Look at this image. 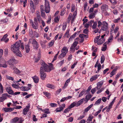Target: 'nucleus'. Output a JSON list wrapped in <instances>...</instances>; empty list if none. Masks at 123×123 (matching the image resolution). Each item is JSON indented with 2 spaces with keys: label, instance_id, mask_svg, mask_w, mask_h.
Wrapping results in <instances>:
<instances>
[{
  "label": "nucleus",
  "instance_id": "1",
  "mask_svg": "<svg viewBox=\"0 0 123 123\" xmlns=\"http://www.w3.org/2000/svg\"><path fill=\"white\" fill-rule=\"evenodd\" d=\"M20 47L22 49H24V44L23 43H21V41L20 40L16 42L13 45V46L11 47V49L17 55L21 57L22 55L19 51Z\"/></svg>",
  "mask_w": 123,
  "mask_h": 123
},
{
  "label": "nucleus",
  "instance_id": "2",
  "mask_svg": "<svg viewBox=\"0 0 123 123\" xmlns=\"http://www.w3.org/2000/svg\"><path fill=\"white\" fill-rule=\"evenodd\" d=\"M41 65L40 70L47 72H50L51 70V66L50 67L44 62Z\"/></svg>",
  "mask_w": 123,
  "mask_h": 123
},
{
  "label": "nucleus",
  "instance_id": "3",
  "mask_svg": "<svg viewBox=\"0 0 123 123\" xmlns=\"http://www.w3.org/2000/svg\"><path fill=\"white\" fill-rule=\"evenodd\" d=\"M61 51L62 53L59 56L58 58L59 59L64 57L68 52V50L66 47L64 46L63 47Z\"/></svg>",
  "mask_w": 123,
  "mask_h": 123
},
{
  "label": "nucleus",
  "instance_id": "4",
  "mask_svg": "<svg viewBox=\"0 0 123 123\" xmlns=\"http://www.w3.org/2000/svg\"><path fill=\"white\" fill-rule=\"evenodd\" d=\"M45 10L47 13H49L50 10L49 3L48 1L46 0H45Z\"/></svg>",
  "mask_w": 123,
  "mask_h": 123
},
{
  "label": "nucleus",
  "instance_id": "5",
  "mask_svg": "<svg viewBox=\"0 0 123 123\" xmlns=\"http://www.w3.org/2000/svg\"><path fill=\"white\" fill-rule=\"evenodd\" d=\"M108 23L106 21H103L102 26L101 27V29L103 31H107L108 28Z\"/></svg>",
  "mask_w": 123,
  "mask_h": 123
},
{
  "label": "nucleus",
  "instance_id": "6",
  "mask_svg": "<svg viewBox=\"0 0 123 123\" xmlns=\"http://www.w3.org/2000/svg\"><path fill=\"white\" fill-rule=\"evenodd\" d=\"M78 43V41H75L73 43L70 48V50L71 51H72L73 52L75 51V48L77 46Z\"/></svg>",
  "mask_w": 123,
  "mask_h": 123
},
{
  "label": "nucleus",
  "instance_id": "7",
  "mask_svg": "<svg viewBox=\"0 0 123 123\" xmlns=\"http://www.w3.org/2000/svg\"><path fill=\"white\" fill-rule=\"evenodd\" d=\"M7 67V65L6 64V61L4 60L0 59V68L2 67L6 68Z\"/></svg>",
  "mask_w": 123,
  "mask_h": 123
},
{
  "label": "nucleus",
  "instance_id": "8",
  "mask_svg": "<svg viewBox=\"0 0 123 123\" xmlns=\"http://www.w3.org/2000/svg\"><path fill=\"white\" fill-rule=\"evenodd\" d=\"M34 49H37L39 47L38 44L36 40L34 39L32 43Z\"/></svg>",
  "mask_w": 123,
  "mask_h": 123
},
{
  "label": "nucleus",
  "instance_id": "9",
  "mask_svg": "<svg viewBox=\"0 0 123 123\" xmlns=\"http://www.w3.org/2000/svg\"><path fill=\"white\" fill-rule=\"evenodd\" d=\"M44 71L40 70V73L41 79L43 80H44L46 77V74L44 73Z\"/></svg>",
  "mask_w": 123,
  "mask_h": 123
},
{
  "label": "nucleus",
  "instance_id": "10",
  "mask_svg": "<svg viewBox=\"0 0 123 123\" xmlns=\"http://www.w3.org/2000/svg\"><path fill=\"white\" fill-rule=\"evenodd\" d=\"M8 62L10 65H12L17 63V61L14 58H12L8 61Z\"/></svg>",
  "mask_w": 123,
  "mask_h": 123
},
{
  "label": "nucleus",
  "instance_id": "11",
  "mask_svg": "<svg viewBox=\"0 0 123 123\" xmlns=\"http://www.w3.org/2000/svg\"><path fill=\"white\" fill-rule=\"evenodd\" d=\"M103 81L101 80L97 83V86L96 87L97 88V90H99L100 88L103 85Z\"/></svg>",
  "mask_w": 123,
  "mask_h": 123
},
{
  "label": "nucleus",
  "instance_id": "12",
  "mask_svg": "<svg viewBox=\"0 0 123 123\" xmlns=\"http://www.w3.org/2000/svg\"><path fill=\"white\" fill-rule=\"evenodd\" d=\"M65 107V104H63L62 105V106L60 107L57 108L55 110V111L56 112H60Z\"/></svg>",
  "mask_w": 123,
  "mask_h": 123
},
{
  "label": "nucleus",
  "instance_id": "13",
  "mask_svg": "<svg viewBox=\"0 0 123 123\" xmlns=\"http://www.w3.org/2000/svg\"><path fill=\"white\" fill-rule=\"evenodd\" d=\"M6 90L9 94L12 95L13 93V91L12 90L11 87H7Z\"/></svg>",
  "mask_w": 123,
  "mask_h": 123
},
{
  "label": "nucleus",
  "instance_id": "14",
  "mask_svg": "<svg viewBox=\"0 0 123 123\" xmlns=\"http://www.w3.org/2000/svg\"><path fill=\"white\" fill-rule=\"evenodd\" d=\"M6 112H11L13 110L14 108H5L3 109Z\"/></svg>",
  "mask_w": 123,
  "mask_h": 123
},
{
  "label": "nucleus",
  "instance_id": "15",
  "mask_svg": "<svg viewBox=\"0 0 123 123\" xmlns=\"http://www.w3.org/2000/svg\"><path fill=\"white\" fill-rule=\"evenodd\" d=\"M32 78L35 83H37L38 82L39 79L37 76L35 75L33 77H32Z\"/></svg>",
  "mask_w": 123,
  "mask_h": 123
},
{
  "label": "nucleus",
  "instance_id": "16",
  "mask_svg": "<svg viewBox=\"0 0 123 123\" xmlns=\"http://www.w3.org/2000/svg\"><path fill=\"white\" fill-rule=\"evenodd\" d=\"M99 76V75H96L94 76H92L90 79V80L91 81H92L94 80H96L98 77Z\"/></svg>",
  "mask_w": 123,
  "mask_h": 123
},
{
  "label": "nucleus",
  "instance_id": "17",
  "mask_svg": "<svg viewBox=\"0 0 123 123\" xmlns=\"http://www.w3.org/2000/svg\"><path fill=\"white\" fill-rule=\"evenodd\" d=\"M105 42V39L104 38H100L98 41L97 44L98 45H101Z\"/></svg>",
  "mask_w": 123,
  "mask_h": 123
},
{
  "label": "nucleus",
  "instance_id": "18",
  "mask_svg": "<svg viewBox=\"0 0 123 123\" xmlns=\"http://www.w3.org/2000/svg\"><path fill=\"white\" fill-rule=\"evenodd\" d=\"M14 72L16 74H19L20 73V71L15 67H13V68Z\"/></svg>",
  "mask_w": 123,
  "mask_h": 123
},
{
  "label": "nucleus",
  "instance_id": "19",
  "mask_svg": "<svg viewBox=\"0 0 123 123\" xmlns=\"http://www.w3.org/2000/svg\"><path fill=\"white\" fill-rule=\"evenodd\" d=\"M77 33L76 32H75L73 35H72L69 38L68 41V42H70L74 39L76 36V35Z\"/></svg>",
  "mask_w": 123,
  "mask_h": 123
},
{
  "label": "nucleus",
  "instance_id": "20",
  "mask_svg": "<svg viewBox=\"0 0 123 123\" xmlns=\"http://www.w3.org/2000/svg\"><path fill=\"white\" fill-rule=\"evenodd\" d=\"M19 118L17 117L12 119L11 121V123H16L18 121Z\"/></svg>",
  "mask_w": 123,
  "mask_h": 123
},
{
  "label": "nucleus",
  "instance_id": "21",
  "mask_svg": "<svg viewBox=\"0 0 123 123\" xmlns=\"http://www.w3.org/2000/svg\"><path fill=\"white\" fill-rule=\"evenodd\" d=\"M46 86L48 88L54 89L55 88V86L54 85L51 84H47L46 85Z\"/></svg>",
  "mask_w": 123,
  "mask_h": 123
},
{
  "label": "nucleus",
  "instance_id": "22",
  "mask_svg": "<svg viewBox=\"0 0 123 123\" xmlns=\"http://www.w3.org/2000/svg\"><path fill=\"white\" fill-rule=\"evenodd\" d=\"M26 87H21V89L23 91H27L31 89V88L29 87H27V88H25Z\"/></svg>",
  "mask_w": 123,
  "mask_h": 123
},
{
  "label": "nucleus",
  "instance_id": "23",
  "mask_svg": "<svg viewBox=\"0 0 123 123\" xmlns=\"http://www.w3.org/2000/svg\"><path fill=\"white\" fill-rule=\"evenodd\" d=\"M84 99L83 98L79 101L77 103V106H78L82 104L84 102Z\"/></svg>",
  "mask_w": 123,
  "mask_h": 123
},
{
  "label": "nucleus",
  "instance_id": "24",
  "mask_svg": "<svg viewBox=\"0 0 123 123\" xmlns=\"http://www.w3.org/2000/svg\"><path fill=\"white\" fill-rule=\"evenodd\" d=\"M92 96L90 94H88L86 96L85 98L87 100L86 102H87L90 99Z\"/></svg>",
  "mask_w": 123,
  "mask_h": 123
},
{
  "label": "nucleus",
  "instance_id": "25",
  "mask_svg": "<svg viewBox=\"0 0 123 123\" xmlns=\"http://www.w3.org/2000/svg\"><path fill=\"white\" fill-rule=\"evenodd\" d=\"M93 105V104H92L88 106L86 108L85 110V112H87L90 109L92 108Z\"/></svg>",
  "mask_w": 123,
  "mask_h": 123
},
{
  "label": "nucleus",
  "instance_id": "26",
  "mask_svg": "<svg viewBox=\"0 0 123 123\" xmlns=\"http://www.w3.org/2000/svg\"><path fill=\"white\" fill-rule=\"evenodd\" d=\"M25 49H26V51L27 53H28L30 50L29 46V44H28L25 46Z\"/></svg>",
  "mask_w": 123,
  "mask_h": 123
},
{
  "label": "nucleus",
  "instance_id": "27",
  "mask_svg": "<svg viewBox=\"0 0 123 123\" xmlns=\"http://www.w3.org/2000/svg\"><path fill=\"white\" fill-rule=\"evenodd\" d=\"M116 71V69H114L111 72L110 76L111 77H112L113 75L115 74V73Z\"/></svg>",
  "mask_w": 123,
  "mask_h": 123
},
{
  "label": "nucleus",
  "instance_id": "28",
  "mask_svg": "<svg viewBox=\"0 0 123 123\" xmlns=\"http://www.w3.org/2000/svg\"><path fill=\"white\" fill-rule=\"evenodd\" d=\"M30 11L32 13H33L35 11L34 6H30Z\"/></svg>",
  "mask_w": 123,
  "mask_h": 123
},
{
  "label": "nucleus",
  "instance_id": "29",
  "mask_svg": "<svg viewBox=\"0 0 123 123\" xmlns=\"http://www.w3.org/2000/svg\"><path fill=\"white\" fill-rule=\"evenodd\" d=\"M97 22L95 21L93 23V25L92 26V27L93 29H95L97 26Z\"/></svg>",
  "mask_w": 123,
  "mask_h": 123
},
{
  "label": "nucleus",
  "instance_id": "30",
  "mask_svg": "<svg viewBox=\"0 0 123 123\" xmlns=\"http://www.w3.org/2000/svg\"><path fill=\"white\" fill-rule=\"evenodd\" d=\"M95 14L94 13H92L90 14L89 16L90 19L94 18L95 17Z\"/></svg>",
  "mask_w": 123,
  "mask_h": 123
},
{
  "label": "nucleus",
  "instance_id": "31",
  "mask_svg": "<svg viewBox=\"0 0 123 123\" xmlns=\"http://www.w3.org/2000/svg\"><path fill=\"white\" fill-rule=\"evenodd\" d=\"M43 94L47 98H49L50 94L47 92H43Z\"/></svg>",
  "mask_w": 123,
  "mask_h": 123
},
{
  "label": "nucleus",
  "instance_id": "32",
  "mask_svg": "<svg viewBox=\"0 0 123 123\" xmlns=\"http://www.w3.org/2000/svg\"><path fill=\"white\" fill-rule=\"evenodd\" d=\"M6 94V93L3 94L2 95V97H1L2 98V100H3V101L6 98L7 96Z\"/></svg>",
  "mask_w": 123,
  "mask_h": 123
},
{
  "label": "nucleus",
  "instance_id": "33",
  "mask_svg": "<svg viewBox=\"0 0 123 123\" xmlns=\"http://www.w3.org/2000/svg\"><path fill=\"white\" fill-rule=\"evenodd\" d=\"M105 57L104 55H102L101 56V63L102 64L103 63L105 60Z\"/></svg>",
  "mask_w": 123,
  "mask_h": 123
},
{
  "label": "nucleus",
  "instance_id": "34",
  "mask_svg": "<svg viewBox=\"0 0 123 123\" xmlns=\"http://www.w3.org/2000/svg\"><path fill=\"white\" fill-rule=\"evenodd\" d=\"M69 30H68L65 33V35H64V36H65V37H66L67 38H68L70 36V35H69Z\"/></svg>",
  "mask_w": 123,
  "mask_h": 123
},
{
  "label": "nucleus",
  "instance_id": "35",
  "mask_svg": "<svg viewBox=\"0 0 123 123\" xmlns=\"http://www.w3.org/2000/svg\"><path fill=\"white\" fill-rule=\"evenodd\" d=\"M31 24V25L32 27L34 29H36L37 28V26H36V25H35L33 23V22L31 21L30 22Z\"/></svg>",
  "mask_w": 123,
  "mask_h": 123
},
{
  "label": "nucleus",
  "instance_id": "36",
  "mask_svg": "<svg viewBox=\"0 0 123 123\" xmlns=\"http://www.w3.org/2000/svg\"><path fill=\"white\" fill-rule=\"evenodd\" d=\"M7 36V34H6L4 35L3 37L1 39V41H5Z\"/></svg>",
  "mask_w": 123,
  "mask_h": 123
},
{
  "label": "nucleus",
  "instance_id": "37",
  "mask_svg": "<svg viewBox=\"0 0 123 123\" xmlns=\"http://www.w3.org/2000/svg\"><path fill=\"white\" fill-rule=\"evenodd\" d=\"M97 90V88L95 87L92 89L91 91V92L93 94L96 92Z\"/></svg>",
  "mask_w": 123,
  "mask_h": 123
},
{
  "label": "nucleus",
  "instance_id": "38",
  "mask_svg": "<svg viewBox=\"0 0 123 123\" xmlns=\"http://www.w3.org/2000/svg\"><path fill=\"white\" fill-rule=\"evenodd\" d=\"M101 98H99L95 102V105H99L101 102Z\"/></svg>",
  "mask_w": 123,
  "mask_h": 123
},
{
  "label": "nucleus",
  "instance_id": "39",
  "mask_svg": "<svg viewBox=\"0 0 123 123\" xmlns=\"http://www.w3.org/2000/svg\"><path fill=\"white\" fill-rule=\"evenodd\" d=\"M0 92L1 93H2L3 92V88L2 85L0 83Z\"/></svg>",
  "mask_w": 123,
  "mask_h": 123
},
{
  "label": "nucleus",
  "instance_id": "40",
  "mask_svg": "<svg viewBox=\"0 0 123 123\" xmlns=\"http://www.w3.org/2000/svg\"><path fill=\"white\" fill-rule=\"evenodd\" d=\"M104 88L103 87H101V88L97 92V94H98L100 93L102 91L104 90Z\"/></svg>",
  "mask_w": 123,
  "mask_h": 123
},
{
  "label": "nucleus",
  "instance_id": "41",
  "mask_svg": "<svg viewBox=\"0 0 123 123\" xmlns=\"http://www.w3.org/2000/svg\"><path fill=\"white\" fill-rule=\"evenodd\" d=\"M8 21V19L7 18L5 19H1L0 20V22H3V23H7Z\"/></svg>",
  "mask_w": 123,
  "mask_h": 123
},
{
  "label": "nucleus",
  "instance_id": "42",
  "mask_svg": "<svg viewBox=\"0 0 123 123\" xmlns=\"http://www.w3.org/2000/svg\"><path fill=\"white\" fill-rule=\"evenodd\" d=\"M6 79H8L9 80H11L12 81L13 80H14L13 78L12 77L7 76H6Z\"/></svg>",
  "mask_w": 123,
  "mask_h": 123
},
{
  "label": "nucleus",
  "instance_id": "43",
  "mask_svg": "<svg viewBox=\"0 0 123 123\" xmlns=\"http://www.w3.org/2000/svg\"><path fill=\"white\" fill-rule=\"evenodd\" d=\"M24 121V119L23 118H19L18 122L17 123H22V122Z\"/></svg>",
  "mask_w": 123,
  "mask_h": 123
},
{
  "label": "nucleus",
  "instance_id": "44",
  "mask_svg": "<svg viewBox=\"0 0 123 123\" xmlns=\"http://www.w3.org/2000/svg\"><path fill=\"white\" fill-rule=\"evenodd\" d=\"M92 87L91 86H89V87L88 88V89L87 90H86V92L88 93H89L91 89H92Z\"/></svg>",
  "mask_w": 123,
  "mask_h": 123
},
{
  "label": "nucleus",
  "instance_id": "45",
  "mask_svg": "<svg viewBox=\"0 0 123 123\" xmlns=\"http://www.w3.org/2000/svg\"><path fill=\"white\" fill-rule=\"evenodd\" d=\"M113 37L112 36H110L108 40V42L109 43L110 42L113 40Z\"/></svg>",
  "mask_w": 123,
  "mask_h": 123
},
{
  "label": "nucleus",
  "instance_id": "46",
  "mask_svg": "<svg viewBox=\"0 0 123 123\" xmlns=\"http://www.w3.org/2000/svg\"><path fill=\"white\" fill-rule=\"evenodd\" d=\"M84 91L83 90L80 93L79 95V97H81L84 94Z\"/></svg>",
  "mask_w": 123,
  "mask_h": 123
},
{
  "label": "nucleus",
  "instance_id": "47",
  "mask_svg": "<svg viewBox=\"0 0 123 123\" xmlns=\"http://www.w3.org/2000/svg\"><path fill=\"white\" fill-rule=\"evenodd\" d=\"M30 108V106H26V107L24 109V110H25V111L27 112H28V111L29 109Z\"/></svg>",
  "mask_w": 123,
  "mask_h": 123
},
{
  "label": "nucleus",
  "instance_id": "48",
  "mask_svg": "<svg viewBox=\"0 0 123 123\" xmlns=\"http://www.w3.org/2000/svg\"><path fill=\"white\" fill-rule=\"evenodd\" d=\"M49 109H46L43 110V112L47 114L49 113Z\"/></svg>",
  "mask_w": 123,
  "mask_h": 123
},
{
  "label": "nucleus",
  "instance_id": "49",
  "mask_svg": "<svg viewBox=\"0 0 123 123\" xmlns=\"http://www.w3.org/2000/svg\"><path fill=\"white\" fill-rule=\"evenodd\" d=\"M70 109L69 108V107L68 108L66 109L64 111H63V113H67L69 112V111H70Z\"/></svg>",
  "mask_w": 123,
  "mask_h": 123
},
{
  "label": "nucleus",
  "instance_id": "50",
  "mask_svg": "<svg viewBox=\"0 0 123 123\" xmlns=\"http://www.w3.org/2000/svg\"><path fill=\"white\" fill-rule=\"evenodd\" d=\"M93 118V117L91 115L90 116H89V117L87 119V120H88L90 122L91 121H92V118Z\"/></svg>",
  "mask_w": 123,
  "mask_h": 123
},
{
  "label": "nucleus",
  "instance_id": "51",
  "mask_svg": "<svg viewBox=\"0 0 123 123\" xmlns=\"http://www.w3.org/2000/svg\"><path fill=\"white\" fill-rule=\"evenodd\" d=\"M94 22V20H91L90 21L88 22V23L89 26L90 25V26H92V24L93 23V24Z\"/></svg>",
  "mask_w": 123,
  "mask_h": 123
},
{
  "label": "nucleus",
  "instance_id": "52",
  "mask_svg": "<svg viewBox=\"0 0 123 123\" xmlns=\"http://www.w3.org/2000/svg\"><path fill=\"white\" fill-rule=\"evenodd\" d=\"M101 110H100L96 112L94 114V116H96L98 115L99 113H100L101 111Z\"/></svg>",
  "mask_w": 123,
  "mask_h": 123
},
{
  "label": "nucleus",
  "instance_id": "53",
  "mask_svg": "<svg viewBox=\"0 0 123 123\" xmlns=\"http://www.w3.org/2000/svg\"><path fill=\"white\" fill-rule=\"evenodd\" d=\"M109 1L113 4H115L117 3V2L115 0H110Z\"/></svg>",
  "mask_w": 123,
  "mask_h": 123
},
{
  "label": "nucleus",
  "instance_id": "54",
  "mask_svg": "<svg viewBox=\"0 0 123 123\" xmlns=\"http://www.w3.org/2000/svg\"><path fill=\"white\" fill-rule=\"evenodd\" d=\"M121 73L120 72L118 73L117 74V75L116 77V80H117L119 78V76L121 75Z\"/></svg>",
  "mask_w": 123,
  "mask_h": 123
},
{
  "label": "nucleus",
  "instance_id": "55",
  "mask_svg": "<svg viewBox=\"0 0 123 123\" xmlns=\"http://www.w3.org/2000/svg\"><path fill=\"white\" fill-rule=\"evenodd\" d=\"M54 41L53 40H52L50 43H49V46H52L54 44Z\"/></svg>",
  "mask_w": 123,
  "mask_h": 123
},
{
  "label": "nucleus",
  "instance_id": "56",
  "mask_svg": "<svg viewBox=\"0 0 123 123\" xmlns=\"http://www.w3.org/2000/svg\"><path fill=\"white\" fill-rule=\"evenodd\" d=\"M67 26V24L66 23L64 24L63 25V30L64 31L65 30Z\"/></svg>",
  "mask_w": 123,
  "mask_h": 123
},
{
  "label": "nucleus",
  "instance_id": "57",
  "mask_svg": "<svg viewBox=\"0 0 123 123\" xmlns=\"http://www.w3.org/2000/svg\"><path fill=\"white\" fill-rule=\"evenodd\" d=\"M101 64L100 63H99L98 66V72H99V71L101 69Z\"/></svg>",
  "mask_w": 123,
  "mask_h": 123
},
{
  "label": "nucleus",
  "instance_id": "58",
  "mask_svg": "<svg viewBox=\"0 0 123 123\" xmlns=\"http://www.w3.org/2000/svg\"><path fill=\"white\" fill-rule=\"evenodd\" d=\"M88 32V30L86 29H84L83 31V33L85 34H87Z\"/></svg>",
  "mask_w": 123,
  "mask_h": 123
},
{
  "label": "nucleus",
  "instance_id": "59",
  "mask_svg": "<svg viewBox=\"0 0 123 123\" xmlns=\"http://www.w3.org/2000/svg\"><path fill=\"white\" fill-rule=\"evenodd\" d=\"M64 60H62L58 63V64L60 66H61L64 63Z\"/></svg>",
  "mask_w": 123,
  "mask_h": 123
},
{
  "label": "nucleus",
  "instance_id": "60",
  "mask_svg": "<svg viewBox=\"0 0 123 123\" xmlns=\"http://www.w3.org/2000/svg\"><path fill=\"white\" fill-rule=\"evenodd\" d=\"M72 58V55L70 54L68 56V60L69 61H70L71 59Z\"/></svg>",
  "mask_w": 123,
  "mask_h": 123
},
{
  "label": "nucleus",
  "instance_id": "61",
  "mask_svg": "<svg viewBox=\"0 0 123 123\" xmlns=\"http://www.w3.org/2000/svg\"><path fill=\"white\" fill-rule=\"evenodd\" d=\"M98 27H99L102 25V23L100 21H98Z\"/></svg>",
  "mask_w": 123,
  "mask_h": 123
},
{
  "label": "nucleus",
  "instance_id": "62",
  "mask_svg": "<svg viewBox=\"0 0 123 123\" xmlns=\"http://www.w3.org/2000/svg\"><path fill=\"white\" fill-rule=\"evenodd\" d=\"M85 117V116L84 115H82L81 116H80L77 119V120H80L82 119H83L84 117Z\"/></svg>",
  "mask_w": 123,
  "mask_h": 123
},
{
  "label": "nucleus",
  "instance_id": "63",
  "mask_svg": "<svg viewBox=\"0 0 123 123\" xmlns=\"http://www.w3.org/2000/svg\"><path fill=\"white\" fill-rule=\"evenodd\" d=\"M73 120V118L72 117H70L68 119V121L69 122H72Z\"/></svg>",
  "mask_w": 123,
  "mask_h": 123
},
{
  "label": "nucleus",
  "instance_id": "64",
  "mask_svg": "<svg viewBox=\"0 0 123 123\" xmlns=\"http://www.w3.org/2000/svg\"><path fill=\"white\" fill-rule=\"evenodd\" d=\"M57 105L54 103H51L50 105L52 107H55L57 106Z\"/></svg>",
  "mask_w": 123,
  "mask_h": 123
}]
</instances>
